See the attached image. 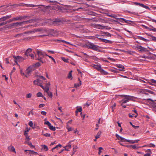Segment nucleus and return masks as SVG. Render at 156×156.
Instances as JSON below:
<instances>
[{
  "label": "nucleus",
  "instance_id": "f257e3e1",
  "mask_svg": "<svg viewBox=\"0 0 156 156\" xmlns=\"http://www.w3.org/2000/svg\"><path fill=\"white\" fill-rule=\"evenodd\" d=\"M121 96L122 98H124V99H122L119 102L123 104L126 103L129 101L133 100V97L130 96L121 95Z\"/></svg>",
  "mask_w": 156,
  "mask_h": 156
},
{
  "label": "nucleus",
  "instance_id": "f03ea898",
  "mask_svg": "<svg viewBox=\"0 0 156 156\" xmlns=\"http://www.w3.org/2000/svg\"><path fill=\"white\" fill-rule=\"evenodd\" d=\"M13 57L14 58V61L16 64H18L17 62H20L23 61L24 60L26 59L27 58L26 57H22L19 56H15V55H13Z\"/></svg>",
  "mask_w": 156,
  "mask_h": 156
},
{
  "label": "nucleus",
  "instance_id": "7ed1b4c3",
  "mask_svg": "<svg viewBox=\"0 0 156 156\" xmlns=\"http://www.w3.org/2000/svg\"><path fill=\"white\" fill-rule=\"evenodd\" d=\"M33 21L32 20H30L27 21H24L20 22H16L14 23L15 27H18L21 26L23 25L26 24L30 23H31Z\"/></svg>",
  "mask_w": 156,
  "mask_h": 156
},
{
  "label": "nucleus",
  "instance_id": "20e7f679",
  "mask_svg": "<svg viewBox=\"0 0 156 156\" xmlns=\"http://www.w3.org/2000/svg\"><path fill=\"white\" fill-rule=\"evenodd\" d=\"M48 22H49L51 25H58V19H49L48 20Z\"/></svg>",
  "mask_w": 156,
  "mask_h": 156
},
{
  "label": "nucleus",
  "instance_id": "39448f33",
  "mask_svg": "<svg viewBox=\"0 0 156 156\" xmlns=\"http://www.w3.org/2000/svg\"><path fill=\"white\" fill-rule=\"evenodd\" d=\"M91 26L93 27L98 29H104L105 27V26L102 25L95 24L94 23H92L91 24Z\"/></svg>",
  "mask_w": 156,
  "mask_h": 156
},
{
  "label": "nucleus",
  "instance_id": "423d86ee",
  "mask_svg": "<svg viewBox=\"0 0 156 156\" xmlns=\"http://www.w3.org/2000/svg\"><path fill=\"white\" fill-rule=\"evenodd\" d=\"M37 53L39 56L38 58V60L41 59L45 55V54H46V52H43L40 51H37Z\"/></svg>",
  "mask_w": 156,
  "mask_h": 156
},
{
  "label": "nucleus",
  "instance_id": "0eeeda50",
  "mask_svg": "<svg viewBox=\"0 0 156 156\" xmlns=\"http://www.w3.org/2000/svg\"><path fill=\"white\" fill-rule=\"evenodd\" d=\"M99 36H99V35H98V37H97L98 39H99L101 41L103 42H104L106 43H112V41H110V40H107L106 39H103L101 37H99Z\"/></svg>",
  "mask_w": 156,
  "mask_h": 156
},
{
  "label": "nucleus",
  "instance_id": "6e6552de",
  "mask_svg": "<svg viewBox=\"0 0 156 156\" xmlns=\"http://www.w3.org/2000/svg\"><path fill=\"white\" fill-rule=\"evenodd\" d=\"M12 16L11 15H8L5 16H3V17L0 18V21H4L5 20L9 19L11 18Z\"/></svg>",
  "mask_w": 156,
  "mask_h": 156
},
{
  "label": "nucleus",
  "instance_id": "1a4fd4ad",
  "mask_svg": "<svg viewBox=\"0 0 156 156\" xmlns=\"http://www.w3.org/2000/svg\"><path fill=\"white\" fill-rule=\"evenodd\" d=\"M136 48L140 51H147L146 48L141 46L137 45Z\"/></svg>",
  "mask_w": 156,
  "mask_h": 156
},
{
  "label": "nucleus",
  "instance_id": "9d476101",
  "mask_svg": "<svg viewBox=\"0 0 156 156\" xmlns=\"http://www.w3.org/2000/svg\"><path fill=\"white\" fill-rule=\"evenodd\" d=\"M34 69L33 67H29L28 68L26 69V73L27 74H29L31 72L33 71Z\"/></svg>",
  "mask_w": 156,
  "mask_h": 156
},
{
  "label": "nucleus",
  "instance_id": "9b49d317",
  "mask_svg": "<svg viewBox=\"0 0 156 156\" xmlns=\"http://www.w3.org/2000/svg\"><path fill=\"white\" fill-rule=\"evenodd\" d=\"M31 51L32 49L30 48H29L27 49L25 53V55L26 56H25L24 57H26V58H27V57L30 54V53L31 52Z\"/></svg>",
  "mask_w": 156,
  "mask_h": 156
},
{
  "label": "nucleus",
  "instance_id": "f8f14e48",
  "mask_svg": "<svg viewBox=\"0 0 156 156\" xmlns=\"http://www.w3.org/2000/svg\"><path fill=\"white\" fill-rule=\"evenodd\" d=\"M117 67L120 69H119V70L123 71H125L124 70L125 68L124 66L120 64H118L117 65Z\"/></svg>",
  "mask_w": 156,
  "mask_h": 156
},
{
  "label": "nucleus",
  "instance_id": "ddd939ff",
  "mask_svg": "<svg viewBox=\"0 0 156 156\" xmlns=\"http://www.w3.org/2000/svg\"><path fill=\"white\" fill-rule=\"evenodd\" d=\"M8 150L12 152H14L15 153H16L15 149L14 147L10 146L8 147Z\"/></svg>",
  "mask_w": 156,
  "mask_h": 156
},
{
  "label": "nucleus",
  "instance_id": "4468645a",
  "mask_svg": "<svg viewBox=\"0 0 156 156\" xmlns=\"http://www.w3.org/2000/svg\"><path fill=\"white\" fill-rule=\"evenodd\" d=\"M127 142H129L131 144H135L138 143L140 140L138 139L135 140H128Z\"/></svg>",
  "mask_w": 156,
  "mask_h": 156
},
{
  "label": "nucleus",
  "instance_id": "2eb2a0df",
  "mask_svg": "<svg viewBox=\"0 0 156 156\" xmlns=\"http://www.w3.org/2000/svg\"><path fill=\"white\" fill-rule=\"evenodd\" d=\"M34 84L39 86L41 84V80L39 79H37L34 81Z\"/></svg>",
  "mask_w": 156,
  "mask_h": 156
},
{
  "label": "nucleus",
  "instance_id": "dca6fc26",
  "mask_svg": "<svg viewBox=\"0 0 156 156\" xmlns=\"http://www.w3.org/2000/svg\"><path fill=\"white\" fill-rule=\"evenodd\" d=\"M71 141H70V142H69L68 145H67L65 147H64V148H65V150L66 151H69V149H70L71 148V145L69 144L70 142H71Z\"/></svg>",
  "mask_w": 156,
  "mask_h": 156
},
{
  "label": "nucleus",
  "instance_id": "f3484780",
  "mask_svg": "<svg viewBox=\"0 0 156 156\" xmlns=\"http://www.w3.org/2000/svg\"><path fill=\"white\" fill-rule=\"evenodd\" d=\"M126 147L129 148H132L133 149H137L140 147H136V145H127Z\"/></svg>",
  "mask_w": 156,
  "mask_h": 156
},
{
  "label": "nucleus",
  "instance_id": "a211bd4d",
  "mask_svg": "<svg viewBox=\"0 0 156 156\" xmlns=\"http://www.w3.org/2000/svg\"><path fill=\"white\" fill-rule=\"evenodd\" d=\"M150 82H148L151 85H154V84H156V80L153 79H151Z\"/></svg>",
  "mask_w": 156,
  "mask_h": 156
},
{
  "label": "nucleus",
  "instance_id": "6ab92c4d",
  "mask_svg": "<svg viewBox=\"0 0 156 156\" xmlns=\"http://www.w3.org/2000/svg\"><path fill=\"white\" fill-rule=\"evenodd\" d=\"M94 68L100 71L101 69V66L99 65H94Z\"/></svg>",
  "mask_w": 156,
  "mask_h": 156
},
{
  "label": "nucleus",
  "instance_id": "aec40b11",
  "mask_svg": "<svg viewBox=\"0 0 156 156\" xmlns=\"http://www.w3.org/2000/svg\"><path fill=\"white\" fill-rule=\"evenodd\" d=\"M59 44H61V42L63 43L64 44H70L72 45V44H71L69 42L66 41L64 40H59Z\"/></svg>",
  "mask_w": 156,
  "mask_h": 156
},
{
  "label": "nucleus",
  "instance_id": "412c9836",
  "mask_svg": "<svg viewBox=\"0 0 156 156\" xmlns=\"http://www.w3.org/2000/svg\"><path fill=\"white\" fill-rule=\"evenodd\" d=\"M138 37L139 39L142 40L145 42H146L149 41L148 40H147V39H146L142 37H141L140 36H138Z\"/></svg>",
  "mask_w": 156,
  "mask_h": 156
},
{
  "label": "nucleus",
  "instance_id": "4be33fe9",
  "mask_svg": "<svg viewBox=\"0 0 156 156\" xmlns=\"http://www.w3.org/2000/svg\"><path fill=\"white\" fill-rule=\"evenodd\" d=\"M72 71H70L69 74H68V76H67V77L69 79H70L71 80H72L73 78V77H72Z\"/></svg>",
  "mask_w": 156,
  "mask_h": 156
},
{
  "label": "nucleus",
  "instance_id": "5701e85b",
  "mask_svg": "<svg viewBox=\"0 0 156 156\" xmlns=\"http://www.w3.org/2000/svg\"><path fill=\"white\" fill-rule=\"evenodd\" d=\"M6 26H8V27H7V29L9 28H11L12 27H15L14 23L10 24L9 25H6Z\"/></svg>",
  "mask_w": 156,
  "mask_h": 156
},
{
  "label": "nucleus",
  "instance_id": "b1692460",
  "mask_svg": "<svg viewBox=\"0 0 156 156\" xmlns=\"http://www.w3.org/2000/svg\"><path fill=\"white\" fill-rule=\"evenodd\" d=\"M94 44L92 43H89L87 45V47L90 49H92V47L94 45Z\"/></svg>",
  "mask_w": 156,
  "mask_h": 156
},
{
  "label": "nucleus",
  "instance_id": "393cba45",
  "mask_svg": "<svg viewBox=\"0 0 156 156\" xmlns=\"http://www.w3.org/2000/svg\"><path fill=\"white\" fill-rule=\"evenodd\" d=\"M78 80L79 81V83L75 84V86L76 87H79L81 84V82L80 78H78Z\"/></svg>",
  "mask_w": 156,
  "mask_h": 156
},
{
  "label": "nucleus",
  "instance_id": "a878e982",
  "mask_svg": "<svg viewBox=\"0 0 156 156\" xmlns=\"http://www.w3.org/2000/svg\"><path fill=\"white\" fill-rule=\"evenodd\" d=\"M98 46L95 45L94 44L91 49L97 51L98 50Z\"/></svg>",
  "mask_w": 156,
  "mask_h": 156
},
{
  "label": "nucleus",
  "instance_id": "bb28decb",
  "mask_svg": "<svg viewBox=\"0 0 156 156\" xmlns=\"http://www.w3.org/2000/svg\"><path fill=\"white\" fill-rule=\"evenodd\" d=\"M100 71L101 73L104 75H107L108 74V73L107 72L105 71L102 68Z\"/></svg>",
  "mask_w": 156,
  "mask_h": 156
},
{
  "label": "nucleus",
  "instance_id": "cd10ccee",
  "mask_svg": "<svg viewBox=\"0 0 156 156\" xmlns=\"http://www.w3.org/2000/svg\"><path fill=\"white\" fill-rule=\"evenodd\" d=\"M101 131H99V132H98V133H97V135L95 136V138L96 139L99 138L100 137V136L101 135Z\"/></svg>",
  "mask_w": 156,
  "mask_h": 156
},
{
  "label": "nucleus",
  "instance_id": "c85d7f7f",
  "mask_svg": "<svg viewBox=\"0 0 156 156\" xmlns=\"http://www.w3.org/2000/svg\"><path fill=\"white\" fill-rule=\"evenodd\" d=\"M30 130V128H26L25 129V130L24 132V135H26L27 134H28V132Z\"/></svg>",
  "mask_w": 156,
  "mask_h": 156
},
{
  "label": "nucleus",
  "instance_id": "c756f323",
  "mask_svg": "<svg viewBox=\"0 0 156 156\" xmlns=\"http://www.w3.org/2000/svg\"><path fill=\"white\" fill-rule=\"evenodd\" d=\"M61 59L62 61L68 63L69 62V59H66L64 57H61Z\"/></svg>",
  "mask_w": 156,
  "mask_h": 156
},
{
  "label": "nucleus",
  "instance_id": "7c9ffc66",
  "mask_svg": "<svg viewBox=\"0 0 156 156\" xmlns=\"http://www.w3.org/2000/svg\"><path fill=\"white\" fill-rule=\"evenodd\" d=\"M148 36L152 38L151 39L152 41H156V37L152 36L151 34H149Z\"/></svg>",
  "mask_w": 156,
  "mask_h": 156
},
{
  "label": "nucleus",
  "instance_id": "2f4dec72",
  "mask_svg": "<svg viewBox=\"0 0 156 156\" xmlns=\"http://www.w3.org/2000/svg\"><path fill=\"white\" fill-rule=\"evenodd\" d=\"M42 148L45 151H47L48 150V148L47 146L45 145H42Z\"/></svg>",
  "mask_w": 156,
  "mask_h": 156
},
{
  "label": "nucleus",
  "instance_id": "473e14b6",
  "mask_svg": "<svg viewBox=\"0 0 156 156\" xmlns=\"http://www.w3.org/2000/svg\"><path fill=\"white\" fill-rule=\"evenodd\" d=\"M144 91L147 92H148L151 94H154V92L148 89H144Z\"/></svg>",
  "mask_w": 156,
  "mask_h": 156
},
{
  "label": "nucleus",
  "instance_id": "72a5a7b5",
  "mask_svg": "<svg viewBox=\"0 0 156 156\" xmlns=\"http://www.w3.org/2000/svg\"><path fill=\"white\" fill-rule=\"evenodd\" d=\"M140 7H141L143 8H145L146 9H149V7L148 6H146V5H144L143 4H141Z\"/></svg>",
  "mask_w": 156,
  "mask_h": 156
},
{
  "label": "nucleus",
  "instance_id": "f704fd0d",
  "mask_svg": "<svg viewBox=\"0 0 156 156\" xmlns=\"http://www.w3.org/2000/svg\"><path fill=\"white\" fill-rule=\"evenodd\" d=\"M44 30V29L41 28H37L35 29V31L36 32L43 31Z\"/></svg>",
  "mask_w": 156,
  "mask_h": 156
},
{
  "label": "nucleus",
  "instance_id": "c9c22d12",
  "mask_svg": "<svg viewBox=\"0 0 156 156\" xmlns=\"http://www.w3.org/2000/svg\"><path fill=\"white\" fill-rule=\"evenodd\" d=\"M109 16L110 17H112V18H115V19H117V18H117V16L116 15H115L113 14H112L111 15H109Z\"/></svg>",
  "mask_w": 156,
  "mask_h": 156
},
{
  "label": "nucleus",
  "instance_id": "e433bc0d",
  "mask_svg": "<svg viewBox=\"0 0 156 156\" xmlns=\"http://www.w3.org/2000/svg\"><path fill=\"white\" fill-rule=\"evenodd\" d=\"M50 129L52 131H54L55 130V127H54L53 126L51 125V124L49 126Z\"/></svg>",
  "mask_w": 156,
  "mask_h": 156
},
{
  "label": "nucleus",
  "instance_id": "4c0bfd02",
  "mask_svg": "<svg viewBox=\"0 0 156 156\" xmlns=\"http://www.w3.org/2000/svg\"><path fill=\"white\" fill-rule=\"evenodd\" d=\"M120 140L122 142H124V141H127V142L128 140H129L126 139L124 138H123L121 136V137H120Z\"/></svg>",
  "mask_w": 156,
  "mask_h": 156
},
{
  "label": "nucleus",
  "instance_id": "58836bf2",
  "mask_svg": "<svg viewBox=\"0 0 156 156\" xmlns=\"http://www.w3.org/2000/svg\"><path fill=\"white\" fill-rule=\"evenodd\" d=\"M44 90V91L46 92V93L48 92L49 91L48 87V86H46Z\"/></svg>",
  "mask_w": 156,
  "mask_h": 156
},
{
  "label": "nucleus",
  "instance_id": "ea45409f",
  "mask_svg": "<svg viewBox=\"0 0 156 156\" xmlns=\"http://www.w3.org/2000/svg\"><path fill=\"white\" fill-rule=\"evenodd\" d=\"M117 19L118 20L122 23H123L124 21L125 20V19L122 18H117Z\"/></svg>",
  "mask_w": 156,
  "mask_h": 156
},
{
  "label": "nucleus",
  "instance_id": "a19ab883",
  "mask_svg": "<svg viewBox=\"0 0 156 156\" xmlns=\"http://www.w3.org/2000/svg\"><path fill=\"white\" fill-rule=\"evenodd\" d=\"M66 128L68 129V131L69 132L71 131L72 130V127L69 126L68 124H67V125Z\"/></svg>",
  "mask_w": 156,
  "mask_h": 156
},
{
  "label": "nucleus",
  "instance_id": "79ce46f5",
  "mask_svg": "<svg viewBox=\"0 0 156 156\" xmlns=\"http://www.w3.org/2000/svg\"><path fill=\"white\" fill-rule=\"evenodd\" d=\"M129 123L132 125V126L134 128V129H136L138 128L139 127V126H135L133 125L131 122H130Z\"/></svg>",
  "mask_w": 156,
  "mask_h": 156
},
{
  "label": "nucleus",
  "instance_id": "37998d69",
  "mask_svg": "<svg viewBox=\"0 0 156 156\" xmlns=\"http://www.w3.org/2000/svg\"><path fill=\"white\" fill-rule=\"evenodd\" d=\"M104 33L105 34V36L106 37H110L111 36V34L108 32H105Z\"/></svg>",
  "mask_w": 156,
  "mask_h": 156
},
{
  "label": "nucleus",
  "instance_id": "c03bdc74",
  "mask_svg": "<svg viewBox=\"0 0 156 156\" xmlns=\"http://www.w3.org/2000/svg\"><path fill=\"white\" fill-rule=\"evenodd\" d=\"M8 26H6V25L4 26L3 27L0 28V31H2L3 30H5L7 29V27Z\"/></svg>",
  "mask_w": 156,
  "mask_h": 156
},
{
  "label": "nucleus",
  "instance_id": "a18cd8bd",
  "mask_svg": "<svg viewBox=\"0 0 156 156\" xmlns=\"http://www.w3.org/2000/svg\"><path fill=\"white\" fill-rule=\"evenodd\" d=\"M148 18L150 19V20H149L150 21H151L152 22L156 23V20L153 19L150 17H148Z\"/></svg>",
  "mask_w": 156,
  "mask_h": 156
},
{
  "label": "nucleus",
  "instance_id": "49530a36",
  "mask_svg": "<svg viewBox=\"0 0 156 156\" xmlns=\"http://www.w3.org/2000/svg\"><path fill=\"white\" fill-rule=\"evenodd\" d=\"M47 93L48 95L50 97H51L52 96V93L51 91H49Z\"/></svg>",
  "mask_w": 156,
  "mask_h": 156
},
{
  "label": "nucleus",
  "instance_id": "de8ad7c7",
  "mask_svg": "<svg viewBox=\"0 0 156 156\" xmlns=\"http://www.w3.org/2000/svg\"><path fill=\"white\" fill-rule=\"evenodd\" d=\"M37 97H43L42 94L40 92H39L37 94Z\"/></svg>",
  "mask_w": 156,
  "mask_h": 156
},
{
  "label": "nucleus",
  "instance_id": "09e8293b",
  "mask_svg": "<svg viewBox=\"0 0 156 156\" xmlns=\"http://www.w3.org/2000/svg\"><path fill=\"white\" fill-rule=\"evenodd\" d=\"M78 107V108H77L76 111H78V112H81L82 110V107Z\"/></svg>",
  "mask_w": 156,
  "mask_h": 156
},
{
  "label": "nucleus",
  "instance_id": "8fccbe9b",
  "mask_svg": "<svg viewBox=\"0 0 156 156\" xmlns=\"http://www.w3.org/2000/svg\"><path fill=\"white\" fill-rule=\"evenodd\" d=\"M116 106V104L115 103H114L113 105L111 106L112 109V111H114V109L115 107Z\"/></svg>",
  "mask_w": 156,
  "mask_h": 156
},
{
  "label": "nucleus",
  "instance_id": "3c124183",
  "mask_svg": "<svg viewBox=\"0 0 156 156\" xmlns=\"http://www.w3.org/2000/svg\"><path fill=\"white\" fill-rule=\"evenodd\" d=\"M124 22L128 24H130V22H132L133 21L130 20H127L125 19V20L124 21Z\"/></svg>",
  "mask_w": 156,
  "mask_h": 156
},
{
  "label": "nucleus",
  "instance_id": "603ef678",
  "mask_svg": "<svg viewBox=\"0 0 156 156\" xmlns=\"http://www.w3.org/2000/svg\"><path fill=\"white\" fill-rule=\"evenodd\" d=\"M32 96V94L30 93L27 94L26 95V98H30Z\"/></svg>",
  "mask_w": 156,
  "mask_h": 156
},
{
  "label": "nucleus",
  "instance_id": "864d4df0",
  "mask_svg": "<svg viewBox=\"0 0 156 156\" xmlns=\"http://www.w3.org/2000/svg\"><path fill=\"white\" fill-rule=\"evenodd\" d=\"M77 148V147L76 146H75L74 147H73V154L72 155L74 154L76 152V151L75 150V149H76Z\"/></svg>",
  "mask_w": 156,
  "mask_h": 156
},
{
  "label": "nucleus",
  "instance_id": "5fc2aeb1",
  "mask_svg": "<svg viewBox=\"0 0 156 156\" xmlns=\"http://www.w3.org/2000/svg\"><path fill=\"white\" fill-rule=\"evenodd\" d=\"M24 135L26 137V140H27L28 141H29L30 140V136H28L27 135V134Z\"/></svg>",
  "mask_w": 156,
  "mask_h": 156
},
{
  "label": "nucleus",
  "instance_id": "6e6d98bb",
  "mask_svg": "<svg viewBox=\"0 0 156 156\" xmlns=\"http://www.w3.org/2000/svg\"><path fill=\"white\" fill-rule=\"evenodd\" d=\"M26 17L25 16H20L18 17V18L19 20H22L24 19Z\"/></svg>",
  "mask_w": 156,
  "mask_h": 156
},
{
  "label": "nucleus",
  "instance_id": "4d7b16f0",
  "mask_svg": "<svg viewBox=\"0 0 156 156\" xmlns=\"http://www.w3.org/2000/svg\"><path fill=\"white\" fill-rule=\"evenodd\" d=\"M31 127H32L33 126V122L32 121H30L28 124Z\"/></svg>",
  "mask_w": 156,
  "mask_h": 156
},
{
  "label": "nucleus",
  "instance_id": "13d9d810",
  "mask_svg": "<svg viewBox=\"0 0 156 156\" xmlns=\"http://www.w3.org/2000/svg\"><path fill=\"white\" fill-rule=\"evenodd\" d=\"M44 124H45L48 125V126H49L51 124L48 121L45 122Z\"/></svg>",
  "mask_w": 156,
  "mask_h": 156
},
{
  "label": "nucleus",
  "instance_id": "bf43d9fd",
  "mask_svg": "<svg viewBox=\"0 0 156 156\" xmlns=\"http://www.w3.org/2000/svg\"><path fill=\"white\" fill-rule=\"evenodd\" d=\"M83 53V54H84V55H85V56H86V58H90V57H91L90 56H89L88 55H87L86 53H84V52H82Z\"/></svg>",
  "mask_w": 156,
  "mask_h": 156
},
{
  "label": "nucleus",
  "instance_id": "052dcab7",
  "mask_svg": "<svg viewBox=\"0 0 156 156\" xmlns=\"http://www.w3.org/2000/svg\"><path fill=\"white\" fill-rule=\"evenodd\" d=\"M28 56H30L31 57V58L33 59H34V54H31L30 53L29 55Z\"/></svg>",
  "mask_w": 156,
  "mask_h": 156
},
{
  "label": "nucleus",
  "instance_id": "680f3d73",
  "mask_svg": "<svg viewBox=\"0 0 156 156\" xmlns=\"http://www.w3.org/2000/svg\"><path fill=\"white\" fill-rule=\"evenodd\" d=\"M27 6H30L31 7H37V5H33V4H29L28 5H27Z\"/></svg>",
  "mask_w": 156,
  "mask_h": 156
},
{
  "label": "nucleus",
  "instance_id": "e2e57ef3",
  "mask_svg": "<svg viewBox=\"0 0 156 156\" xmlns=\"http://www.w3.org/2000/svg\"><path fill=\"white\" fill-rule=\"evenodd\" d=\"M43 135L46 137H50L51 136V134L48 133H46L43 134Z\"/></svg>",
  "mask_w": 156,
  "mask_h": 156
},
{
  "label": "nucleus",
  "instance_id": "0e129e2a",
  "mask_svg": "<svg viewBox=\"0 0 156 156\" xmlns=\"http://www.w3.org/2000/svg\"><path fill=\"white\" fill-rule=\"evenodd\" d=\"M141 3H139L137 2H134V4L136 5H139V6H140Z\"/></svg>",
  "mask_w": 156,
  "mask_h": 156
},
{
  "label": "nucleus",
  "instance_id": "69168bd1",
  "mask_svg": "<svg viewBox=\"0 0 156 156\" xmlns=\"http://www.w3.org/2000/svg\"><path fill=\"white\" fill-rule=\"evenodd\" d=\"M149 30L151 31H153L156 32V28H153L152 29H150Z\"/></svg>",
  "mask_w": 156,
  "mask_h": 156
},
{
  "label": "nucleus",
  "instance_id": "338daca9",
  "mask_svg": "<svg viewBox=\"0 0 156 156\" xmlns=\"http://www.w3.org/2000/svg\"><path fill=\"white\" fill-rule=\"evenodd\" d=\"M41 114L44 115H46L47 114V112L45 111H41Z\"/></svg>",
  "mask_w": 156,
  "mask_h": 156
},
{
  "label": "nucleus",
  "instance_id": "774afa93",
  "mask_svg": "<svg viewBox=\"0 0 156 156\" xmlns=\"http://www.w3.org/2000/svg\"><path fill=\"white\" fill-rule=\"evenodd\" d=\"M33 109H32L28 113V115H30L31 114L32 115H34V113L33 112Z\"/></svg>",
  "mask_w": 156,
  "mask_h": 156
}]
</instances>
